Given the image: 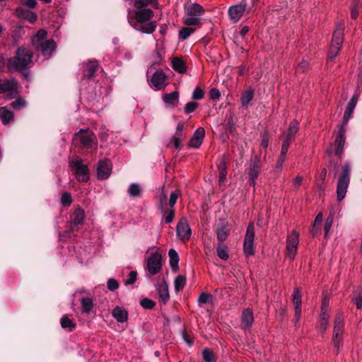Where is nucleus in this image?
<instances>
[{
	"instance_id": "1",
	"label": "nucleus",
	"mask_w": 362,
	"mask_h": 362,
	"mask_svg": "<svg viewBox=\"0 0 362 362\" xmlns=\"http://www.w3.org/2000/svg\"><path fill=\"white\" fill-rule=\"evenodd\" d=\"M154 12L151 8H142L134 11V18L129 17V23L135 30L142 33L151 34L157 28L156 21H151Z\"/></svg>"
},
{
	"instance_id": "2",
	"label": "nucleus",
	"mask_w": 362,
	"mask_h": 362,
	"mask_svg": "<svg viewBox=\"0 0 362 362\" xmlns=\"http://www.w3.org/2000/svg\"><path fill=\"white\" fill-rule=\"evenodd\" d=\"M33 52L26 47L17 49L16 55L8 59L7 68L9 71H20L29 68L33 64Z\"/></svg>"
},
{
	"instance_id": "3",
	"label": "nucleus",
	"mask_w": 362,
	"mask_h": 362,
	"mask_svg": "<svg viewBox=\"0 0 362 362\" xmlns=\"http://www.w3.org/2000/svg\"><path fill=\"white\" fill-rule=\"evenodd\" d=\"M351 165L346 162L341 168L337 186V199L341 201L346 196L350 182Z\"/></svg>"
},
{
	"instance_id": "4",
	"label": "nucleus",
	"mask_w": 362,
	"mask_h": 362,
	"mask_svg": "<svg viewBox=\"0 0 362 362\" xmlns=\"http://www.w3.org/2000/svg\"><path fill=\"white\" fill-rule=\"evenodd\" d=\"M185 17L183 23L189 26L197 25L201 23L200 17L204 15V8L196 3L190 4L185 7Z\"/></svg>"
},
{
	"instance_id": "5",
	"label": "nucleus",
	"mask_w": 362,
	"mask_h": 362,
	"mask_svg": "<svg viewBox=\"0 0 362 362\" xmlns=\"http://www.w3.org/2000/svg\"><path fill=\"white\" fill-rule=\"evenodd\" d=\"M344 25L342 23L336 24V28L333 33L332 40L328 53V60H333L338 54L343 42Z\"/></svg>"
},
{
	"instance_id": "6",
	"label": "nucleus",
	"mask_w": 362,
	"mask_h": 362,
	"mask_svg": "<svg viewBox=\"0 0 362 362\" xmlns=\"http://www.w3.org/2000/svg\"><path fill=\"white\" fill-rule=\"evenodd\" d=\"M74 142L75 144L78 143L81 148L86 150L95 151L98 147L95 136L89 130H81L76 133L74 137Z\"/></svg>"
},
{
	"instance_id": "7",
	"label": "nucleus",
	"mask_w": 362,
	"mask_h": 362,
	"mask_svg": "<svg viewBox=\"0 0 362 362\" xmlns=\"http://www.w3.org/2000/svg\"><path fill=\"white\" fill-rule=\"evenodd\" d=\"M343 328L344 319L341 315H337L334 320L332 337L333 345L337 350L343 345Z\"/></svg>"
},
{
	"instance_id": "8",
	"label": "nucleus",
	"mask_w": 362,
	"mask_h": 362,
	"mask_svg": "<svg viewBox=\"0 0 362 362\" xmlns=\"http://www.w3.org/2000/svg\"><path fill=\"white\" fill-rule=\"evenodd\" d=\"M162 268V257L159 252H153L146 259V269L150 276L160 272Z\"/></svg>"
},
{
	"instance_id": "9",
	"label": "nucleus",
	"mask_w": 362,
	"mask_h": 362,
	"mask_svg": "<svg viewBox=\"0 0 362 362\" xmlns=\"http://www.w3.org/2000/svg\"><path fill=\"white\" fill-rule=\"evenodd\" d=\"M69 165L74 169L77 180L80 182H86L89 179L88 168L83 165L81 160L74 158L70 160Z\"/></svg>"
},
{
	"instance_id": "10",
	"label": "nucleus",
	"mask_w": 362,
	"mask_h": 362,
	"mask_svg": "<svg viewBox=\"0 0 362 362\" xmlns=\"http://www.w3.org/2000/svg\"><path fill=\"white\" fill-rule=\"evenodd\" d=\"M299 244V234L296 230H293L291 234L287 236L286 250L287 257L293 259L297 253L298 246Z\"/></svg>"
},
{
	"instance_id": "11",
	"label": "nucleus",
	"mask_w": 362,
	"mask_h": 362,
	"mask_svg": "<svg viewBox=\"0 0 362 362\" xmlns=\"http://www.w3.org/2000/svg\"><path fill=\"white\" fill-rule=\"evenodd\" d=\"M261 170V165L259 159L255 157L251 160L250 166L247 169V174L249 176V184L255 187L256 184V180L257 179L259 172Z\"/></svg>"
},
{
	"instance_id": "12",
	"label": "nucleus",
	"mask_w": 362,
	"mask_h": 362,
	"mask_svg": "<svg viewBox=\"0 0 362 362\" xmlns=\"http://www.w3.org/2000/svg\"><path fill=\"white\" fill-rule=\"evenodd\" d=\"M177 235L182 240H189L192 232L186 218H182L177 223L176 228Z\"/></svg>"
},
{
	"instance_id": "13",
	"label": "nucleus",
	"mask_w": 362,
	"mask_h": 362,
	"mask_svg": "<svg viewBox=\"0 0 362 362\" xmlns=\"http://www.w3.org/2000/svg\"><path fill=\"white\" fill-rule=\"evenodd\" d=\"M246 9V4L241 2L233 5L228 8V16L233 23H237L243 16Z\"/></svg>"
},
{
	"instance_id": "14",
	"label": "nucleus",
	"mask_w": 362,
	"mask_h": 362,
	"mask_svg": "<svg viewBox=\"0 0 362 362\" xmlns=\"http://www.w3.org/2000/svg\"><path fill=\"white\" fill-rule=\"evenodd\" d=\"M35 49L40 52L46 58H49L56 49V43L53 40H48L43 42L36 44Z\"/></svg>"
},
{
	"instance_id": "15",
	"label": "nucleus",
	"mask_w": 362,
	"mask_h": 362,
	"mask_svg": "<svg viewBox=\"0 0 362 362\" xmlns=\"http://www.w3.org/2000/svg\"><path fill=\"white\" fill-rule=\"evenodd\" d=\"M99 68V64L95 60H89L82 64L83 77L90 79L95 76Z\"/></svg>"
},
{
	"instance_id": "16",
	"label": "nucleus",
	"mask_w": 362,
	"mask_h": 362,
	"mask_svg": "<svg viewBox=\"0 0 362 362\" xmlns=\"http://www.w3.org/2000/svg\"><path fill=\"white\" fill-rule=\"evenodd\" d=\"M358 100V95L356 94H354L351 97V100L349 101V103L346 105V110L344 111V113L343 123L341 126H344V127H346V126L347 125L349 120L351 117L352 113H353L354 108L356 105Z\"/></svg>"
},
{
	"instance_id": "17",
	"label": "nucleus",
	"mask_w": 362,
	"mask_h": 362,
	"mask_svg": "<svg viewBox=\"0 0 362 362\" xmlns=\"http://www.w3.org/2000/svg\"><path fill=\"white\" fill-rule=\"evenodd\" d=\"M18 83L14 78L0 79V94L6 92H14L17 93Z\"/></svg>"
},
{
	"instance_id": "18",
	"label": "nucleus",
	"mask_w": 362,
	"mask_h": 362,
	"mask_svg": "<svg viewBox=\"0 0 362 362\" xmlns=\"http://www.w3.org/2000/svg\"><path fill=\"white\" fill-rule=\"evenodd\" d=\"M98 177L100 179H107L111 173V163L110 160L99 161L97 168Z\"/></svg>"
},
{
	"instance_id": "19",
	"label": "nucleus",
	"mask_w": 362,
	"mask_h": 362,
	"mask_svg": "<svg viewBox=\"0 0 362 362\" xmlns=\"http://www.w3.org/2000/svg\"><path fill=\"white\" fill-rule=\"evenodd\" d=\"M298 131V122L293 119L289 124L288 130L282 134L283 141H287L288 143L291 144L295 139V136Z\"/></svg>"
},
{
	"instance_id": "20",
	"label": "nucleus",
	"mask_w": 362,
	"mask_h": 362,
	"mask_svg": "<svg viewBox=\"0 0 362 362\" xmlns=\"http://www.w3.org/2000/svg\"><path fill=\"white\" fill-rule=\"evenodd\" d=\"M205 136V130L202 127L197 128L189 141L191 148H198L201 146Z\"/></svg>"
},
{
	"instance_id": "21",
	"label": "nucleus",
	"mask_w": 362,
	"mask_h": 362,
	"mask_svg": "<svg viewBox=\"0 0 362 362\" xmlns=\"http://www.w3.org/2000/svg\"><path fill=\"white\" fill-rule=\"evenodd\" d=\"M166 79L165 74L160 71H156L150 81V86L157 90L163 88Z\"/></svg>"
},
{
	"instance_id": "22",
	"label": "nucleus",
	"mask_w": 362,
	"mask_h": 362,
	"mask_svg": "<svg viewBox=\"0 0 362 362\" xmlns=\"http://www.w3.org/2000/svg\"><path fill=\"white\" fill-rule=\"evenodd\" d=\"M345 132L346 127L340 126L339 128L338 135L335 139V144L337 145L336 154L338 156H341L344 151V146L346 141Z\"/></svg>"
},
{
	"instance_id": "23",
	"label": "nucleus",
	"mask_w": 362,
	"mask_h": 362,
	"mask_svg": "<svg viewBox=\"0 0 362 362\" xmlns=\"http://www.w3.org/2000/svg\"><path fill=\"white\" fill-rule=\"evenodd\" d=\"M16 13L18 18L34 23L37 20V15L30 10L22 7H18L16 9Z\"/></svg>"
},
{
	"instance_id": "24",
	"label": "nucleus",
	"mask_w": 362,
	"mask_h": 362,
	"mask_svg": "<svg viewBox=\"0 0 362 362\" xmlns=\"http://www.w3.org/2000/svg\"><path fill=\"white\" fill-rule=\"evenodd\" d=\"M241 320L245 329H250L253 323L254 317L252 310L250 308L243 310Z\"/></svg>"
},
{
	"instance_id": "25",
	"label": "nucleus",
	"mask_w": 362,
	"mask_h": 362,
	"mask_svg": "<svg viewBox=\"0 0 362 362\" xmlns=\"http://www.w3.org/2000/svg\"><path fill=\"white\" fill-rule=\"evenodd\" d=\"M329 314L327 312V308L325 307V303H322V312L320 317V325L319 329L321 332H324L328 326L329 324Z\"/></svg>"
},
{
	"instance_id": "26",
	"label": "nucleus",
	"mask_w": 362,
	"mask_h": 362,
	"mask_svg": "<svg viewBox=\"0 0 362 362\" xmlns=\"http://www.w3.org/2000/svg\"><path fill=\"white\" fill-rule=\"evenodd\" d=\"M112 316L117 322H124L128 319V313L124 308L117 306L112 310Z\"/></svg>"
},
{
	"instance_id": "27",
	"label": "nucleus",
	"mask_w": 362,
	"mask_h": 362,
	"mask_svg": "<svg viewBox=\"0 0 362 362\" xmlns=\"http://www.w3.org/2000/svg\"><path fill=\"white\" fill-rule=\"evenodd\" d=\"M0 119L4 124H8L13 119V113L7 107H1Z\"/></svg>"
},
{
	"instance_id": "28",
	"label": "nucleus",
	"mask_w": 362,
	"mask_h": 362,
	"mask_svg": "<svg viewBox=\"0 0 362 362\" xmlns=\"http://www.w3.org/2000/svg\"><path fill=\"white\" fill-rule=\"evenodd\" d=\"M85 218V214L83 209H76L71 216V223L77 226L79 224H82Z\"/></svg>"
},
{
	"instance_id": "29",
	"label": "nucleus",
	"mask_w": 362,
	"mask_h": 362,
	"mask_svg": "<svg viewBox=\"0 0 362 362\" xmlns=\"http://www.w3.org/2000/svg\"><path fill=\"white\" fill-rule=\"evenodd\" d=\"M230 230L227 225H222L216 229V233L219 243H223L228 238Z\"/></svg>"
},
{
	"instance_id": "30",
	"label": "nucleus",
	"mask_w": 362,
	"mask_h": 362,
	"mask_svg": "<svg viewBox=\"0 0 362 362\" xmlns=\"http://www.w3.org/2000/svg\"><path fill=\"white\" fill-rule=\"evenodd\" d=\"M163 100L165 103L174 107L175 103H178L179 93L175 90L169 93H166L163 95Z\"/></svg>"
},
{
	"instance_id": "31",
	"label": "nucleus",
	"mask_w": 362,
	"mask_h": 362,
	"mask_svg": "<svg viewBox=\"0 0 362 362\" xmlns=\"http://www.w3.org/2000/svg\"><path fill=\"white\" fill-rule=\"evenodd\" d=\"M168 255L170 257V264L172 267V269L175 272L178 271L179 256L177 252L174 249H170L168 252Z\"/></svg>"
},
{
	"instance_id": "32",
	"label": "nucleus",
	"mask_w": 362,
	"mask_h": 362,
	"mask_svg": "<svg viewBox=\"0 0 362 362\" xmlns=\"http://www.w3.org/2000/svg\"><path fill=\"white\" fill-rule=\"evenodd\" d=\"M157 291L159 295V298L163 303H166L169 299L168 288L166 284L158 285Z\"/></svg>"
},
{
	"instance_id": "33",
	"label": "nucleus",
	"mask_w": 362,
	"mask_h": 362,
	"mask_svg": "<svg viewBox=\"0 0 362 362\" xmlns=\"http://www.w3.org/2000/svg\"><path fill=\"white\" fill-rule=\"evenodd\" d=\"M127 193L132 198L140 197L142 194V189L138 183H132L128 188Z\"/></svg>"
},
{
	"instance_id": "34",
	"label": "nucleus",
	"mask_w": 362,
	"mask_h": 362,
	"mask_svg": "<svg viewBox=\"0 0 362 362\" xmlns=\"http://www.w3.org/2000/svg\"><path fill=\"white\" fill-rule=\"evenodd\" d=\"M82 311L86 314H89L93 308V300L90 298H82L81 299Z\"/></svg>"
},
{
	"instance_id": "35",
	"label": "nucleus",
	"mask_w": 362,
	"mask_h": 362,
	"mask_svg": "<svg viewBox=\"0 0 362 362\" xmlns=\"http://www.w3.org/2000/svg\"><path fill=\"white\" fill-rule=\"evenodd\" d=\"M218 171H219V177L218 182L220 185L224 184L226 179V163L225 160L223 158L220 161V164L218 165Z\"/></svg>"
},
{
	"instance_id": "36",
	"label": "nucleus",
	"mask_w": 362,
	"mask_h": 362,
	"mask_svg": "<svg viewBox=\"0 0 362 362\" xmlns=\"http://www.w3.org/2000/svg\"><path fill=\"white\" fill-rule=\"evenodd\" d=\"M173 68L180 74H184L186 71V66L184 62L179 58H174L172 61Z\"/></svg>"
},
{
	"instance_id": "37",
	"label": "nucleus",
	"mask_w": 362,
	"mask_h": 362,
	"mask_svg": "<svg viewBox=\"0 0 362 362\" xmlns=\"http://www.w3.org/2000/svg\"><path fill=\"white\" fill-rule=\"evenodd\" d=\"M361 288H357L354 291V296L351 299L354 304L356 306L358 309H361L362 308V298L361 296Z\"/></svg>"
},
{
	"instance_id": "38",
	"label": "nucleus",
	"mask_w": 362,
	"mask_h": 362,
	"mask_svg": "<svg viewBox=\"0 0 362 362\" xmlns=\"http://www.w3.org/2000/svg\"><path fill=\"white\" fill-rule=\"evenodd\" d=\"M186 284V277L182 275H178L175 277L174 281L175 291L178 293L184 288Z\"/></svg>"
},
{
	"instance_id": "39",
	"label": "nucleus",
	"mask_w": 362,
	"mask_h": 362,
	"mask_svg": "<svg viewBox=\"0 0 362 362\" xmlns=\"http://www.w3.org/2000/svg\"><path fill=\"white\" fill-rule=\"evenodd\" d=\"M47 33L45 30H40L37 34L32 38V42L33 46H35L36 44L41 43L45 42V38L47 37Z\"/></svg>"
},
{
	"instance_id": "40",
	"label": "nucleus",
	"mask_w": 362,
	"mask_h": 362,
	"mask_svg": "<svg viewBox=\"0 0 362 362\" xmlns=\"http://www.w3.org/2000/svg\"><path fill=\"white\" fill-rule=\"evenodd\" d=\"M217 255L221 259L226 260L228 258V248L226 245L218 243L216 247Z\"/></svg>"
},
{
	"instance_id": "41",
	"label": "nucleus",
	"mask_w": 362,
	"mask_h": 362,
	"mask_svg": "<svg viewBox=\"0 0 362 362\" xmlns=\"http://www.w3.org/2000/svg\"><path fill=\"white\" fill-rule=\"evenodd\" d=\"M60 324L62 328L69 329L70 331L73 330L76 327V324L66 315L62 316L60 320Z\"/></svg>"
},
{
	"instance_id": "42",
	"label": "nucleus",
	"mask_w": 362,
	"mask_h": 362,
	"mask_svg": "<svg viewBox=\"0 0 362 362\" xmlns=\"http://www.w3.org/2000/svg\"><path fill=\"white\" fill-rule=\"evenodd\" d=\"M254 97V90L252 89L247 90L241 96V103L244 107H247L248 103Z\"/></svg>"
},
{
	"instance_id": "43",
	"label": "nucleus",
	"mask_w": 362,
	"mask_h": 362,
	"mask_svg": "<svg viewBox=\"0 0 362 362\" xmlns=\"http://www.w3.org/2000/svg\"><path fill=\"white\" fill-rule=\"evenodd\" d=\"M255 239V225L253 223H249L247 228L245 240L254 242Z\"/></svg>"
},
{
	"instance_id": "44",
	"label": "nucleus",
	"mask_w": 362,
	"mask_h": 362,
	"mask_svg": "<svg viewBox=\"0 0 362 362\" xmlns=\"http://www.w3.org/2000/svg\"><path fill=\"white\" fill-rule=\"evenodd\" d=\"M244 252L247 256H252L255 255L254 242L244 240L243 244Z\"/></svg>"
},
{
	"instance_id": "45",
	"label": "nucleus",
	"mask_w": 362,
	"mask_h": 362,
	"mask_svg": "<svg viewBox=\"0 0 362 362\" xmlns=\"http://www.w3.org/2000/svg\"><path fill=\"white\" fill-rule=\"evenodd\" d=\"M203 358L206 362H216V358L213 351L209 349H205L202 351Z\"/></svg>"
},
{
	"instance_id": "46",
	"label": "nucleus",
	"mask_w": 362,
	"mask_h": 362,
	"mask_svg": "<svg viewBox=\"0 0 362 362\" xmlns=\"http://www.w3.org/2000/svg\"><path fill=\"white\" fill-rule=\"evenodd\" d=\"M293 303L295 308H301V293L298 288L293 291Z\"/></svg>"
},
{
	"instance_id": "47",
	"label": "nucleus",
	"mask_w": 362,
	"mask_h": 362,
	"mask_svg": "<svg viewBox=\"0 0 362 362\" xmlns=\"http://www.w3.org/2000/svg\"><path fill=\"white\" fill-rule=\"evenodd\" d=\"M163 211V218L166 223H170L175 217V212L173 209H165Z\"/></svg>"
},
{
	"instance_id": "48",
	"label": "nucleus",
	"mask_w": 362,
	"mask_h": 362,
	"mask_svg": "<svg viewBox=\"0 0 362 362\" xmlns=\"http://www.w3.org/2000/svg\"><path fill=\"white\" fill-rule=\"evenodd\" d=\"M194 29L190 27H184L180 30V37L185 40L187 39L192 33H194Z\"/></svg>"
},
{
	"instance_id": "49",
	"label": "nucleus",
	"mask_w": 362,
	"mask_h": 362,
	"mask_svg": "<svg viewBox=\"0 0 362 362\" xmlns=\"http://www.w3.org/2000/svg\"><path fill=\"white\" fill-rule=\"evenodd\" d=\"M61 203L64 206H69L72 203V197L70 193L64 192L61 197Z\"/></svg>"
},
{
	"instance_id": "50",
	"label": "nucleus",
	"mask_w": 362,
	"mask_h": 362,
	"mask_svg": "<svg viewBox=\"0 0 362 362\" xmlns=\"http://www.w3.org/2000/svg\"><path fill=\"white\" fill-rule=\"evenodd\" d=\"M153 0H134L135 8L139 9L146 8V6L151 5Z\"/></svg>"
},
{
	"instance_id": "51",
	"label": "nucleus",
	"mask_w": 362,
	"mask_h": 362,
	"mask_svg": "<svg viewBox=\"0 0 362 362\" xmlns=\"http://www.w3.org/2000/svg\"><path fill=\"white\" fill-rule=\"evenodd\" d=\"M198 107V103L194 101L187 103L184 107L185 114H189L194 112Z\"/></svg>"
},
{
	"instance_id": "52",
	"label": "nucleus",
	"mask_w": 362,
	"mask_h": 362,
	"mask_svg": "<svg viewBox=\"0 0 362 362\" xmlns=\"http://www.w3.org/2000/svg\"><path fill=\"white\" fill-rule=\"evenodd\" d=\"M286 158V156H279V158L277 160L275 168H274V172L277 175H279L280 173V172L281 171L282 167H283V164L285 162Z\"/></svg>"
},
{
	"instance_id": "53",
	"label": "nucleus",
	"mask_w": 362,
	"mask_h": 362,
	"mask_svg": "<svg viewBox=\"0 0 362 362\" xmlns=\"http://www.w3.org/2000/svg\"><path fill=\"white\" fill-rule=\"evenodd\" d=\"M183 136L180 135H174L172 139V143L174 145V147L176 149L182 148V141Z\"/></svg>"
},
{
	"instance_id": "54",
	"label": "nucleus",
	"mask_w": 362,
	"mask_h": 362,
	"mask_svg": "<svg viewBox=\"0 0 362 362\" xmlns=\"http://www.w3.org/2000/svg\"><path fill=\"white\" fill-rule=\"evenodd\" d=\"M11 107L16 110H21L25 106V102L22 98H18L11 104Z\"/></svg>"
},
{
	"instance_id": "55",
	"label": "nucleus",
	"mask_w": 362,
	"mask_h": 362,
	"mask_svg": "<svg viewBox=\"0 0 362 362\" xmlns=\"http://www.w3.org/2000/svg\"><path fill=\"white\" fill-rule=\"evenodd\" d=\"M140 304L145 309H151L155 306V303L148 298L141 300Z\"/></svg>"
},
{
	"instance_id": "56",
	"label": "nucleus",
	"mask_w": 362,
	"mask_h": 362,
	"mask_svg": "<svg viewBox=\"0 0 362 362\" xmlns=\"http://www.w3.org/2000/svg\"><path fill=\"white\" fill-rule=\"evenodd\" d=\"M332 223H333V216H329V217L327 218L325 224V228H324L325 236L327 235V234L332 226Z\"/></svg>"
},
{
	"instance_id": "57",
	"label": "nucleus",
	"mask_w": 362,
	"mask_h": 362,
	"mask_svg": "<svg viewBox=\"0 0 362 362\" xmlns=\"http://www.w3.org/2000/svg\"><path fill=\"white\" fill-rule=\"evenodd\" d=\"M204 91L199 88H196L192 93V98L194 100H201L204 98Z\"/></svg>"
},
{
	"instance_id": "58",
	"label": "nucleus",
	"mask_w": 362,
	"mask_h": 362,
	"mask_svg": "<svg viewBox=\"0 0 362 362\" xmlns=\"http://www.w3.org/2000/svg\"><path fill=\"white\" fill-rule=\"evenodd\" d=\"M137 273L136 271H131L128 278L125 280V284H132L136 280Z\"/></svg>"
},
{
	"instance_id": "59",
	"label": "nucleus",
	"mask_w": 362,
	"mask_h": 362,
	"mask_svg": "<svg viewBox=\"0 0 362 362\" xmlns=\"http://www.w3.org/2000/svg\"><path fill=\"white\" fill-rule=\"evenodd\" d=\"M107 285L108 289L112 291L116 290L119 286V284H118L117 281L114 279H110L107 281Z\"/></svg>"
},
{
	"instance_id": "60",
	"label": "nucleus",
	"mask_w": 362,
	"mask_h": 362,
	"mask_svg": "<svg viewBox=\"0 0 362 362\" xmlns=\"http://www.w3.org/2000/svg\"><path fill=\"white\" fill-rule=\"evenodd\" d=\"M167 198H168L167 194L165 193L164 192H162L160 194V195H159V204H160V207L161 209H164V207L166 206V204H167Z\"/></svg>"
},
{
	"instance_id": "61",
	"label": "nucleus",
	"mask_w": 362,
	"mask_h": 362,
	"mask_svg": "<svg viewBox=\"0 0 362 362\" xmlns=\"http://www.w3.org/2000/svg\"><path fill=\"white\" fill-rule=\"evenodd\" d=\"M209 96L211 100H218L221 97V93L218 89L213 88L209 91Z\"/></svg>"
},
{
	"instance_id": "62",
	"label": "nucleus",
	"mask_w": 362,
	"mask_h": 362,
	"mask_svg": "<svg viewBox=\"0 0 362 362\" xmlns=\"http://www.w3.org/2000/svg\"><path fill=\"white\" fill-rule=\"evenodd\" d=\"M358 5L356 3H354L351 7V17L353 19H356L358 15Z\"/></svg>"
},
{
	"instance_id": "63",
	"label": "nucleus",
	"mask_w": 362,
	"mask_h": 362,
	"mask_svg": "<svg viewBox=\"0 0 362 362\" xmlns=\"http://www.w3.org/2000/svg\"><path fill=\"white\" fill-rule=\"evenodd\" d=\"M211 298V295L206 293H202L199 298L198 301L199 303H206L209 302V298Z\"/></svg>"
},
{
	"instance_id": "64",
	"label": "nucleus",
	"mask_w": 362,
	"mask_h": 362,
	"mask_svg": "<svg viewBox=\"0 0 362 362\" xmlns=\"http://www.w3.org/2000/svg\"><path fill=\"white\" fill-rule=\"evenodd\" d=\"M289 146H290V143H288L287 141H283L280 156L286 157V154L288 151Z\"/></svg>"
}]
</instances>
